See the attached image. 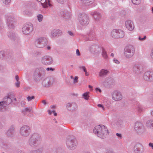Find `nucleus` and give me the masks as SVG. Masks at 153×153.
Returning a JSON list of instances; mask_svg holds the SVG:
<instances>
[{"label": "nucleus", "instance_id": "1", "mask_svg": "<svg viewBox=\"0 0 153 153\" xmlns=\"http://www.w3.org/2000/svg\"><path fill=\"white\" fill-rule=\"evenodd\" d=\"M93 132L97 137L102 138L109 134L107 127L102 125L96 126L93 130Z\"/></svg>", "mask_w": 153, "mask_h": 153}, {"label": "nucleus", "instance_id": "2", "mask_svg": "<svg viewBox=\"0 0 153 153\" xmlns=\"http://www.w3.org/2000/svg\"><path fill=\"white\" fill-rule=\"evenodd\" d=\"M40 141V135L38 133H34L30 137L28 144L31 147H36L39 145Z\"/></svg>", "mask_w": 153, "mask_h": 153}, {"label": "nucleus", "instance_id": "3", "mask_svg": "<svg viewBox=\"0 0 153 153\" xmlns=\"http://www.w3.org/2000/svg\"><path fill=\"white\" fill-rule=\"evenodd\" d=\"M45 74V70L42 68H36L34 72L33 77L35 81H39L44 77Z\"/></svg>", "mask_w": 153, "mask_h": 153}, {"label": "nucleus", "instance_id": "4", "mask_svg": "<svg viewBox=\"0 0 153 153\" xmlns=\"http://www.w3.org/2000/svg\"><path fill=\"white\" fill-rule=\"evenodd\" d=\"M66 144L68 149H74L76 147L77 142L75 138L71 137L67 138Z\"/></svg>", "mask_w": 153, "mask_h": 153}, {"label": "nucleus", "instance_id": "5", "mask_svg": "<svg viewBox=\"0 0 153 153\" xmlns=\"http://www.w3.org/2000/svg\"><path fill=\"white\" fill-rule=\"evenodd\" d=\"M134 52V48L133 46L131 45H129L125 48L124 54L126 58L129 59L133 56Z\"/></svg>", "mask_w": 153, "mask_h": 153}, {"label": "nucleus", "instance_id": "6", "mask_svg": "<svg viewBox=\"0 0 153 153\" xmlns=\"http://www.w3.org/2000/svg\"><path fill=\"white\" fill-rule=\"evenodd\" d=\"M111 35L114 38H122L124 36V32L120 29H114L111 31Z\"/></svg>", "mask_w": 153, "mask_h": 153}, {"label": "nucleus", "instance_id": "7", "mask_svg": "<svg viewBox=\"0 0 153 153\" xmlns=\"http://www.w3.org/2000/svg\"><path fill=\"white\" fill-rule=\"evenodd\" d=\"M100 83L104 86L110 87L115 83L114 80L110 77H106L104 80H100Z\"/></svg>", "mask_w": 153, "mask_h": 153}, {"label": "nucleus", "instance_id": "8", "mask_svg": "<svg viewBox=\"0 0 153 153\" xmlns=\"http://www.w3.org/2000/svg\"><path fill=\"white\" fill-rule=\"evenodd\" d=\"M30 133V127L28 126H23L20 129V134L22 137H27L29 135Z\"/></svg>", "mask_w": 153, "mask_h": 153}, {"label": "nucleus", "instance_id": "9", "mask_svg": "<svg viewBox=\"0 0 153 153\" xmlns=\"http://www.w3.org/2000/svg\"><path fill=\"white\" fill-rule=\"evenodd\" d=\"M46 39L45 37H39L36 40L35 42V46L38 48H43L46 44Z\"/></svg>", "mask_w": 153, "mask_h": 153}, {"label": "nucleus", "instance_id": "10", "mask_svg": "<svg viewBox=\"0 0 153 153\" xmlns=\"http://www.w3.org/2000/svg\"><path fill=\"white\" fill-rule=\"evenodd\" d=\"M79 20L80 24L83 26H86L89 22L88 17L85 14H82L79 18Z\"/></svg>", "mask_w": 153, "mask_h": 153}, {"label": "nucleus", "instance_id": "11", "mask_svg": "<svg viewBox=\"0 0 153 153\" xmlns=\"http://www.w3.org/2000/svg\"><path fill=\"white\" fill-rule=\"evenodd\" d=\"M134 128L135 130L139 134H142L145 131L144 126L140 122H136L135 123Z\"/></svg>", "mask_w": 153, "mask_h": 153}, {"label": "nucleus", "instance_id": "12", "mask_svg": "<svg viewBox=\"0 0 153 153\" xmlns=\"http://www.w3.org/2000/svg\"><path fill=\"white\" fill-rule=\"evenodd\" d=\"M33 30V25L30 23H27L24 25L22 29L24 34H27L32 32Z\"/></svg>", "mask_w": 153, "mask_h": 153}, {"label": "nucleus", "instance_id": "13", "mask_svg": "<svg viewBox=\"0 0 153 153\" xmlns=\"http://www.w3.org/2000/svg\"><path fill=\"white\" fill-rule=\"evenodd\" d=\"M41 60L42 63L45 65H50L53 62L52 57L48 55H45L42 56L41 58Z\"/></svg>", "mask_w": 153, "mask_h": 153}, {"label": "nucleus", "instance_id": "14", "mask_svg": "<svg viewBox=\"0 0 153 153\" xmlns=\"http://www.w3.org/2000/svg\"><path fill=\"white\" fill-rule=\"evenodd\" d=\"M112 99L115 101H119L122 99V95L121 93L117 90L113 91L111 93Z\"/></svg>", "mask_w": 153, "mask_h": 153}, {"label": "nucleus", "instance_id": "15", "mask_svg": "<svg viewBox=\"0 0 153 153\" xmlns=\"http://www.w3.org/2000/svg\"><path fill=\"white\" fill-rule=\"evenodd\" d=\"M143 67L141 65L135 64L133 67V72L135 74H140L143 72Z\"/></svg>", "mask_w": 153, "mask_h": 153}, {"label": "nucleus", "instance_id": "16", "mask_svg": "<svg viewBox=\"0 0 153 153\" xmlns=\"http://www.w3.org/2000/svg\"><path fill=\"white\" fill-rule=\"evenodd\" d=\"M7 23L9 28H12L14 27L16 23L14 18L11 16H9L7 17Z\"/></svg>", "mask_w": 153, "mask_h": 153}, {"label": "nucleus", "instance_id": "17", "mask_svg": "<svg viewBox=\"0 0 153 153\" xmlns=\"http://www.w3.org/2000/svg\"><path fill=\"white\" fill-rule=\"evenodd\" d=\"M144 79L147 81L151 82L153 80V72L148 71L145 72L143 76Z\"/></svg>", "mask_w": 153, "mask_h": 153}, {"label": "nucleus", "instance_id": "18", "mask_svg": "<svg viewBox=\"0 0 153 153\" xmlns=\"http://www.w3.org/2000/svg\"><path fill=\"white\" fill-rule=\"evenodd\" d=\"M144 150V147L141 144H136L134 147V151L135 153H143Z\"/></svg>", "mask_w": 153, "mask_h": 153}, {"label": "nucleus", "instance_id": "19", "mask_svg": "<svg viewBox=\"0 0 153 153\" xmlns=\"http://www.w3.org/2000/svg\"><path fill=\"white\" fill-rule=\"evenodd\" d=\"M67 109L71 111L75 110L77 108L76 104L74 102H70L66 104Z\"/></svg>", "mask_w": 153, "mask_h": 153}, {"label": "nucleus", "instance_id": "20", "mask_svg": "<svg viewBox=\"0 0 153 153\" xmlns=\"http://www.w3.org/2000/svg\"><path fill=\"white\" fill-rule=\"evenodd\" d=\"M62 34V31L58 29L53 30L51 33V36L52 38L61 36Z\"/></svg>", "mask_w": 153, "mask_h": 153}, {"label": "nucleus", "instance_id": "21", "mask_svg": "<svg viewBox=\"0 0 153 153\" xmlns=\"http://www.w3.org/2000/svg\"><path fill=\"white\" fill-rule=\"evenodd\" d=\"M125 26L127 29L130 31L133 30L134 28V26L133 22L130 20H128L125 22Z\"/></svg>", "mask_w": 153, "mask_h": 153}, {"label": "nucleus", "instance_id": "22", "mask_svg": "<svg viewBox=\"0 0 153 153\" xmlns=\"http://www.w3.org/2000/svg\"><path fill=\"white\" fill-rule=\"evenodd\" d=\"M91 52L94 53H97L100 51L101 48L97 45H92L89 48Z\"/></svg>", "mask_w": 153, "mask_h": 153}, {"label": "nucleus", "instance_id": "23", "mask_svg": "<svg viewBox=\"0 0 153 153\" xmlns=\"http://www.w3.org/2000/svg\"><path fill=\"white\" fill-rule=\"evenodd\" d=\"M94 2V0H79V4L81 6H90Z\"/></svg>", "mask_w": 153, "mask_h": 153}, {"label": "nucleus", "instance_id": "24", "mask_svg": "<svg viewBox=\"0 0 153 153\" xmlns=\"http://www.w3.org/2000/svg\"><path fill=\"white\" fill-rule=\"evenodd\" d=\"M109 70L105 69H102L99 72V76L100 77H104L106 76L109 74Z\"/></svg>", "mask_w": 153, "mask_h": 153}, {"label": "nucleus", "instance_id": "25", "mask_svg": "<svg viewBox=\"0 0 153 153\" xmlns=\"http://www.w3.org/2000/svg\"><path fill=\"white\" fill-rule=\"evenodd\" d=\"M60 13L61 16L65 19H69L71 15V13L66 10L62 11Z\"/></svg>", "mask_w": 153, "mask_h": 153}, {"label": "nucleus", "instance_id": "26", "mask_svg": "<svg viewBox=\"0 0 153 153\" xmlns=\"http://www.w3.org/2000/svg\"><path fill=\"white\" fill-rule=\"evenodd\" d=\"M14 126H11L6 132L7 136L10 137H13L14 133Z\"/></svg>", "mask_w": 153, "mask_h": 153}, {"label": "nucleus", "instance_id": "27", "mask_svg": "<svg viewBox=\"0 0 153 153\" xmlns=\"http://www.w3.org/2000/svg\"><path fill=\"white\" fill-rule=\"evenodd\" d=\"M91 15L93 16L95 19L98 21L101 18V14L96 11H93L91 13Z\"/></svg>", "mask_w": 153, "mask_h": 153}, {"label": "nucleus", "instance_id": "28", "mask_svg": "<svg viewBox=\"0 0 153 153\" xmlns=\"http://www.w3.org/2000/svg\"><path fill=\"white\" fill-rule=\"evenodd\" d=\"M5 105H7L13 102V99H12V95H9L5 97L4 99Z\"/></svg>", "mask_w": 153, "mask_h": 153}, {"label": "nucleus", "instance_id": "29", "mask_svg": "<svg viewBox=\"0 0 153 153\" xmlns=\"http://www.w3.org/2000/svg\"><path fill=\"white\" fill-rule=\"evenodd\" d=\"M146 126L148 128L153 129V120H150L146 123Z\"/></svg>", "mask_w": 153, "mask_h": 153}, {"label": "nucleus", "instance_id": "30", "mask_svg": "<svg viewBox=\"0 0 153 153\" xmlns=\"http://www.w3.org/2000/svg\"><path fill=\"white\" fill-rule=\"evenodd\" d=\"M88 37V40H93L95 39V34L93 30L89 33Z\"/></svg>", "mask_w": 153, "mask_h": 153}, {"label": "nucleus", "instance_id": "31", "mask_svg": "<svg viewBox=\"0 0 153 153\" xmlns=\"http://www.w3.org/2000/svg\"><path fill=\"white\" fill-rule=\"evenodd\" d=\"M23 10V13L24 15L30 16L31 14V12L29 10L26 6L25 7Z\"/></svg>", "mask_w": 153, "mask_h": 153}, {"label": "nucleus", "instance_id": "32", "mask_svg": "<svg viewBox=\"0 0 153 153\" xmlns=\"http://www.w3.org/2000/svg\"><path fill=\"white\" fill-rule=\"evenodd\" d=\"M50 83V79L49 78H46L43 81L42 85L44 86L48 87Z\"/></svg>", "mask_w": 153, "mask_h": 153}, {"label": "nucleus", "instance_id": "33", "mask_svg": "<svg viewBox=\"0 0 153 153\" xmlns=\"http://www.w3.org/2000/svg\"><path fill=\"white\" fill-rule=\"evenodd\" d=\"M37 0V1H38L39 2L42 1V2H41V3L43 7L46 8L47 7L48 4V5L49 6L50 5V3L49 2L48 3L47 2H46L45 0H43L42 1V0Z\"/></svg>", "mask_w": 153, "mask_h": 153}, {"label": "nucleus", "instance_id": "34", "mask_svg": "<svg viewBox=\"0 0 153 153\" xmlns=\"http://www.w3.org/2000/svg\"><path fill=\"white\" fill-rule=\"evenodd\" d=\"M135 108L138 112H140L142 111L143 109V107L139 103H137L136 104Z\"/></svg>", "mask_w": 153, "mask_h": 153}, {"label": "nucleus", "instance_id": "35", "mask_svg": "<svg viewBox=\"0 0 153 153\" xmlns=\"http://www.w3.org/2000/svg\"><path fill=\"white\" fill-rule=\"evenodd\" d=\"M6 52L4 51H0V59H3L6 57Z\"/></svg>", "mask_w": 153, "mask_h": 153}, {"label": "nucleus", "instance_id": "36", "mask_svg": "<svg viewBox=\"0 0 153 153\" xmlns=\"http://www.w3.org/2000/svg\"><path fill=\"white\" fill-rule=\"evenodd\" d=\"M102 57L105 59H108V56L107 53L106 51L104 49H102Z\"/></svg>", "mask_w": 153, "mask_h": 153}, {"label": "nucleus", "instance_id": "37", "mask_svg": "<svg viewBox=\"0 0 153 153\" xmlns=\"http://www.w3.org/2000/svg\"><path fill=\"white\" fill-rule=\"evenodd\" d=\"M8 36L10 39L14 40L15 38L16 35L15 33L13 31L9 32L8 33Z\"/></svg>", "mask_w": 153, "mask_h": 153}, {"label": "nucleus", "instance_id": "38", "mask_svg": "<svg viewBox=\"0 0 153 153\" xmlns=\"http://www.w3.org/2000/svg\"><path fill=\"white\" fill-rule=\"evenodd\" d=\"M31 108H27L22 110V113L25 114H26L27 113L30 112L31 111Z\"/></svg>", "mask_w": 153, "mask_h": 153}, {"label": "nucleus", "instance_id": "39", "mask_svg": "<svg viewBox=\"0 0 153 153\" xmlns=\"http://www.w3.org/2000/svg\"><path fill=\"white\" fill-rule=\"evenodd\" d=\"M110 1L109 0H104L102 4V5L105 6L106 5H108L110 4Z\"/></svg>", "mask_w": 153, "mask_h": 153}, {"label": "nucleus", "instance_id": "40", "mask_svg": "<svg viewBox=\"0 0 153 153\" xmlns=\"http://www.w3.org/2000/svg\"><path fill=\"white\" fill-rule=\"evenodd\" d=\"M42 149H39L37 150H34L31 152L30 153H42Z\"/></svg>", "mask_w": 153, "mask_h": 153}, {"label": "nucleus", "instance_id": "41", "mask_svg": "<svg viewBox=\"0 0 153 153\" xmlns=\"http://www.w3.org/2000/svg\"><path fill=\"white\" fill-rule=\"evenodd\" d=\"M82 95L83 98L86 100H88L89 97L88 93L87 92L84 93Z\"/></svg>", "mask_w": 153, "mask_h": 153}, {"label": "nucleus", "instance_id": "42", "mask_svg": "<svg viewBox=\"0 0 153 153\" xmlns=\"http://www.w3.org/2000/svg\"><path fill=\"white\" fill-rule=\"evenodd\" d=\"M37 19L39 22H41L43 19V16L41 14H39L37 16Z\"/></svg>", "mask_w": 153, "mask_h": 153}, {"label": "nucleus", "instance_id": "43", "mask_svg": "<svg viewBox=\"0 0 153 153\" xmlns=\"http://www.w3.org/2000/svg\"><path fill=\"white\" fill-rule=\"evenodd\" d=\"M132 3L135 5H138L140 3V0H131Z\"/></svg>", "mask_w": 153, "mask_h": 153}, {"label": "nucleus", "instance_id": "44", "mask_svg": "<svg viewBox=\"0 0 153 153\" xmlns=\"http://www.w3.org/2000/svg\"><path fill=\"white\" fill-rule=\"evenodd\" d=\"M2 2L5 5L8 4L11 1V0H1Z\"/></svg>", "mask_w": 153, "mask_h": 153}, {"label": "nucleus", "instance_id": "45", "mask_svg": "<svg viewBox=\"0 0 153 153\" xmlns=\"http://www.w3.org/2000/svg\"><path fill=\"white\" fill-rule=\"evenodd\" d=\"M56 1L59 4H63L65 2L66 0H56Z\"/></svg>", "mask_w": 153, "mask_h": 153}, {"label": "nucleus", "instance_id": "46", "mask_svg": "<svg viewBox=\"0 0 153 153\" xmlns=\"http://www.w3.org/2000/svg\"><path fill=\"white\" fill-rule=\"evenodd\" d=\"M116 134L119 139H121L123 138V137L121 134L117 133H116Z\"/></svg>", "mask_w": 153, "mask_h": 153}, {"label": "nucleus", "instance_id": "47", "mask_svg": "<svg viewBox=\"0 0 153 153\" xmlns=\"http://www.w3.org/2000/svg\"><path fill=\"white\" fill-rule=\"evenodd\" d=\"M35 98V97L34 96H33L31 97L30 96H28L27 97V100L28 101H30L32 99H34Z\"/></svg>", "mask_w": 153, "mask_h": 153}, {"label": "nucleus", "instance_id": "48", "mask_svg": "<svg viewBox=\"0 0 153 153\" xmlns=\"http://www.w3.org/2000/svg\"><path fill=\"white\" fill-rule=\"evenodd\" d=\"M79 68L80 70H83L84 72L86 71V68L84 66H79Z\"/></svg>", "mask_w": 153, "mask_h": 153}, {"label": "nucleus", "instance_id": "49", "mask_svg": "<svg viewBox=\"0 0 153 153\" xmlns=\"http://www.w3.org/2000/svg\"><path fill=\"white\" fill-rule=\"evenodd\" d=\"M146 38V36H144L143 38H141L140 36H139L138 37V39L140 40L143 41L145 40Z\"/></svg>", "mask_w": 153, "mask_h": 153}, {"label": "nucleus", "instance_id": "50", "mask_svg": "<svg viewBox=\"0 0 153 153\" xmlns=\"http://www.w3.org/2000/svg\"><path fill=\"white\" fill-rule=\"evenodd\" d=\"M78 78V76H76L75 77L73 81V83H77Z\"/></svg>", "mask_w": 153, "mask_h": 153}, {"label": "nucleus", "instance_id": "51", "mask_svg": "<svg viewBox=\"0 0 153 153\" xmlns=\"http://www.w3.org/2000/svg\"><path fill=\"white\" fill-rule=\"evenodd\" d=\"M52 149L51 148H49L48 149L46 150V153H52Z\"/></svg>", "mask_w": 153, "mask_h": 153}, {"label": "nucleus", "instance_id": "52", "mask_svg": "<svg viewBox=\"0 0 153 153\" xmlns=\"http://www.w3.org/2000/svg\"><path fill=\"white\" fill-rule=\"evenodd\" d=\"M68 35L70 36L73 37L74 36V34L71 31H68Z\"/></svg>", "mask_w": 153, "mask_h": 153}, {"label": "nucleus", "instance_id": "53", "mask_svg": "<svg viewBox=\"0 0 153 153\" xmlns=\"http://www.w3.org/2000/svg\"><path fill=\"white\" fill-rule=\"evenodd\" d=\"M113 62L116 64H118L120 63V62L116 58H114Z\"/></svg>", "mask_w": 153, "mask_h": 153}, {"label": "nucleus", "instance_id": "54", "mask_svg": "<svg viewBox=\"0 0 153 153\" xmlns=\"http://www.w3.org/2000/svg\"><path fill=\"white\" fill-rule=\"evenodd\" d=\"M20 84V82L19 81H16V82L15 83V86L17 87H19Z\"/></svg>", "mask_w": 153, "mask_h": 153}, {"label": "nucleus", "instance_id": "55", "mask_svg": "<svg viewBox=\"0 0 153 153\" xmlns=\"http://www.w3.org/2000/svg\"><path fill=\"white\" fill-rule=\"evenodd\" d=\"M150 55L151 59L153 60V48L152 49L151 51Z\"/></svg>", "mask_w": 153, "mask_h": 153}, {"label": "nucleus", "instance_id": "56", "mask_svg": "<svg viewBox=\"0 0 153 153\" xmlns=\"http://www.w3.org/2000/svg\"><path fill=\"white\" fill-rule=\"evenodd\" d=\"M149 147H151L152 149L153 150V143H149L148 144Z\"/></svg>", "mask_w": 153, "mask_h": 153}, {"label": "nucleus", "instance_id": "57", "mask_svg": "<svg viewBox=\"0 0 153 153\" xmlns=\"http://www.w3.org/2000/svg\"><path fill=\"white\" fill-rule=\"evenodd\" d=\"M48 114H50V115L52 113H54V112H55V111L54 110H52L51 111L50 110H48Z\"/></svg>", "mask_w": 153, "mask_h": 153}, {"label": "nucleus", "instance_id": "58", "mask_svg": "<svg viewBox=\"0 0 153 153\" xmlns=\"http://www.w3.org/2000/svg\"><path fill=\"white\" fill-rule=\"evenodd\" d=\"M46 70L48 71H53L54 70V69L52 68H46Z\"/></svg>", "mask_w": 153, "mask_h": 153}, {"label": "nucleus", "instance_id": "59", "mask_svg": "<svg viewBox=\"0 0 153 153\" xmlns=\"http://www.w3.org/2000/svg\"><path fill=\"white\" fill-rule=\"evenodd\" d=\"M5 104V103L4 101V100L3 101H1L0 102V106H2L3 105Z\"/></svg>", "mask_w": 153, "mask_h": 153}, {"label": "nucleus", "instance_id": "60", "mask_svg": "<svg viewBox=\"0 0 153 153\" xmlns=\"http://www.w3.org/2000/svg\"><path fill=\"white\" fill-rule=\"evenodd\" d=\"M76 54L77 56H79L80 55V53L78 49L76 50Z\"/></svg>", "mask_w": 153, "mask_h": 153}, {"label": "nucleus", "instance_id": "61", "mask_svg": "<svg viewBox=\"0 0 153 153\" xmlns=\"http://www.w3.org/2000/svg\"><path fill=\"white\" fill-rule=\"evenodd\" d=\"M106 153H113V151L111 149H108L106 150Z\"/></svg>", "mask_w": 153, "mask_h": 153}, {"label": "nucleus", "instance_id": "62", "mask_svg": "<svg viewBox=\"0 0 153 153\" xmlns=\"http://www.w3.org/2000/svg\"><path fill=\"white\" fill-rule=\"evenodd\" d=\"M98 106L99 107H101L102 108V109L103 110H105V108L104 107V106L102 105V104H98Z\"/></svg>", "mask_w": 153, "mask_h": 153}, {"label": "nucleus", "instance_id": "63", "mask_svg": "<svg viewBox=\"0 0 153 153\" xmlns=\"http://www.w3.org/2000/svg\"><path fill=\"white\" fill-rule=\"evenodd\" d=\"M95 90L96 91H99L100 92H101V90L98 88H96Z\"/></svg>", "mask_w": 153, "mask_h": 153}, {"label": "nucleus", "instance_id": "64", "mask_svg": "<svg viewBox=\"0 0 153 153\" xmlns=\"http://www.w3.org/2000/svg\"><path fill=\"white\" fill-rule=\"evenodd\" d=\"M17 153H25L23 151L21 150H18L17 152Z\"/></svg>", "mask_w": 153, "mask_h": 153}]
</instances>
